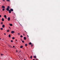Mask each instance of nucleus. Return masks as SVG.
<instances>
[{"mask_svg": "<svg viewBox=\"0 0 60 60\" xmlns=\"http://www.w3.org/2000/svg\"><path fill=\"white\" fill-rule=\"evenodd\" d=\"M4 34L5 35H6V34L4 33Z\"/></svg>", "mask_w": 60, "mask_h": 60, "instance_id": "nucleus-34", "label": "nucleus"}, {"mask_svg": "<svg viewBox=\"0 0 60 60\" xmlns=\"http://www.w3.org/2000/svg\"><path fill=\"white\" fill-rule=\"evenodd\" d=\"M1 24H3V22H1Z\"/></svg>", "mask_w": 60, "mask_h": 60, "instance_id": "nucleus-28", "label": "nucleus"}, {"mask_svg": "<svg viewBox=\"0 0 60 60\" xmlns=\"http://www.w3.org/2000/svg\"><path fill=\"white\" fill-rule=\"evenodd\" d=\"M5 26L4 25V24H3L2 25V27L4 28V27Z\"/></svg>", "mask_w": 60, "mask_h": 60, "instance_id": "nucleus-4", "label": "nucleus"}, {"mask_svg": "<svg viewBox=\"0 0 60 60\" xmlns=\"http://www.w3.org/2000/svg\"><path fill=\"white\" fill-rule=\"evenodd\" d=\"M2 21H4V18H3L2 19Z\"/></svg>", "mask_w": 60, "mask_h": 60, "instance_id": "nucleus-10", "label": "nucleus"}, {"mask_svg": "<svg viewBox=\"0 0 60 60\" xmlns=\"http://www.w3.org/2000/svg\"><path fill=\"white\" fill-rule=\"evenodd\" d=\"M29 44H30V45L32 44V43L31 42H30L29 43Z\"/></svg>", "mask_w": 60, "mask_h": 60, "instance_id": "nucleus-16", "label": "nucleus"}, {"mask_svg": "<svg viewBox=\"0 0 60 60\" xmlns=\"http://www.w3.org/2000/svg\"><path fill=\"white\" fill-rule=\"evenodd\" d=\"M24 40H26V37H24Z\"/></svg>", "mask_w": 60, "mask_h": 60, "instance_id": "nucleus-6", "label": "nucleus"}, {"mask_svg": "<svg viewBox=\"0 0 60 60\" xmlns=\"http://www.w3.org/2000/svg\"><path fill=\"white\" fill-rule=\"evenodd\" d=\"M32 56H30V59H32Z\"/></svg>", "mask_w": 60, "mask_h": 60, "instance_id": "nucleus-13", "label": "nucleus"}, {"mask_svg": "<svg viewBox=\"0 0 60 60\" xmlns=\"http://www.w3.org/2000/svg\"><path fill=\"white\" fill-rule=\"evenodd\" d=\"M15 39V38L14 37H12V39H13V40H14Z\"/></svg>", "mask_w": 60, "mask_h": 60, "instance_id": "nucleus-17", "label": "nucleus"}, {"mask_svg": "<svg viewBox=\"0 0 60 60\" xmlns=\"http://www.w3.org/2000/svg\"><path fill=\"white\" fill-rule=\"evenodd\" d=\"M9 28H10V29H11V28H10V27H9Z\"/></svg>", "mask_w": 60, "mask_h": 60, "instance_id": "nucleus-36", "label": "nucleus"}, {"mask_svg": "<svg viewBox=\"0 0 60 60\" xmlns=\"http://www.w3.org/2000/svg\"><path fill=\"white\" fill-rule=\"evenodd\" d=\"M0 29L1 30H3V29L2 28H0Z\"/></svg>", "mask_w": 60, "mask_h": 60, "instance_id": "nucleus-24", "label": "nucleus"}, {"mask_svg": "<svg viewBox=\"0 0 60 60\" xmlns=\"http://www.w3.org/2000/svg\"><path fill=\"white\" fill-rule=\"evenodd\" d=\"M34 57L35 58H36V56H34Z\"/></svg>", "mask_w": 60, "mask_h": 60, "instance_id": "nucleus-14", "label": "nucleus"}, {"mask_svg": "<svg viewBox=\"0 0 60 60\" xmlns=\"http://www.w3.org/2000/svg\"><path fill=\"white\" fill-rule=\"evenodd\" d=\"M5 19H7V17H5Z\"/></svg>", "mask_w": 60, "mask_h": 60, "instance_id": "nucleus-31", "label": "nucleus"}, {"mask_svg": "<svg viewBox=\"0 0 60 60\" xmlns=\"http://www.w3.org/2000/svg\"><path fill=\"white\" fill-rule=\"evenodd\" d=\"M16 40V41H17V40Z\"/></svg>", "mask_w": 60, "mask_h": 60, "instance_id": "nucleus-42", "label": "nucleus"}, {"mask_svg": "<svg viewBox=\"0 0 60 60\" xmlns=\"http://www.w3.org/2000/svg\"><path fill=\"white\" fill-rule=\"evenodd\" d=\"M15 47V46H13V48H14Z\"/></svg>", "mask_w": 60, "mask_h": 60, "instance_id": "nucleus-35", "label": "nucleus"}, {"mask_svg": "<svg viewBox=\"0 0 60 60\" xmlns=\"http://www.w3.org/2000/svg\"><path fill=\"white\" fill-rule=\"evenodd\" d=\"M3 55H4L3 54H1V56H3Z\"/></svg>", "mask_w": 60, "mask_h": 60, "instance_id": "nucleus-19", "label": "nucleus"}, {"mask_svg": "<svg viewBox=\"0 0 60 60\" xmlns=\"http://www.w3.org/2000/svg\"><path fill=\"white\" fill-rule=\"evenodd\" d=\"M4 17H5H5H7V16H6V15H4Z\"/></svg>", "mask_w": 60, "mask_h": 60, "instance_id": "nucleus-18", "label": "nucleus"}, {"mask_svg": "<svg viewBox=\"0 0 60 60\" xmlns=\"http://www.w3.org/2000/svg\"><path fill=\"white\" fill-rule=\"evenodd\" d=\"M25 31V32H26V31Z\"/></svg>", "mask_w": 60, "mask_h": 60, "instance_id": "nucleus-45", "label": "nucleus"}, {"mask_svg": "<svg viewBox=\"0 0 60 60\" xmlns=\"http://www.w3.org/2000/svg\"><path fill=\"white\" fill-rule=\"evenodd\" d=\"M9 12L10 13H11V10H9Z\"/></svg>", "mask_w": 60, "mask_h": 60, "instance_id": "nucleus-8", "label": "nucleus"}, {"mask_svg": "<svg viewBox=\"0 0 60 60\" xmlns=\"http://www.w3.org/2000/svg\"><path fill=\"white\" fill-rule=\"evenodd\" d=\"M9 37L10 38L11 37V35L9 34Z\"/></svg>", "mask_w": 60, "mask_h": 60, "instance_id": "nucleus-12", "label": "nucleus"}, {"mask_svg": "<svg viewBox=\"0 0 60 60\" xmlns=\"http://www.w3.org/2000/svg\"><path fill=\"white\" fill-rule=\"evenodd\" d=\"M33 60H34V59H33Z\"/></svg>", "mask_w": 60, "mask_h": 60, "instance_id": "nucleus-44", "label": "nucleus"}, {"mask_svg": "<svg viewBox=\"0 0 60 60\" xmlns=\"http://www.w3.org/2000/svg\"><path fill=\"white\" fill-rule=\"evenodd\" d=\"M25 46H27V44H26L25 45Z\"/></svg>", "mask_w": 60, "mask_h": 60, "instance_id": "nucleus-20", "label": "nucleus"}, {"mask_svg": "<svg viewBox=\"0 0 60 60\" xmlns=\"http://www.w3.org/2000/svg\"><path fill=\"white\" fill-rule=\"evenodd\" d=\"M21 51L20 50V51L19 52H21Z\"/></svg>", "mask_w": 60, "mask_h": 60, "instance_id": "nucleus-39", "label": "nucleus"}, {"mask_svg": "<svg viewBox=\"0 0 60 60\" xmlns=\"http://www.w3.org/2000/svg\"><path fill=\"white\" fill-rule=\"evenodd\" d=\"M10 24V26H13V25H12V24Z\"/></svg>", "mask_w": 60, "mask_h": 60, "instance_id": "nucleus-9", "label": "nucleus"}, {"mask_svg": "<svg viewBox=\"0 0 60 60\" xmlns=\"http://www.w3.org/2000/svg\"><path fill=\"white\" fill-rule=\"evenodd\" d=\"M24 60H26V59H24Z\"/></svg>", "mask_w": 60, "mask_h": 60, "instance_id": "nucleus-43", "label": "nucleus"}, {"mask_svg": "<svg viewBox=\"0 0 60 60\" xmlns=\"http://www.w3.org/2000/svg\"><path fill=\"white\" fill-rule=\"evenodd\" d=\"M31 45H31V46L32 47V46H33V45H32V44H31Z\"/></svg>", "mask_w": 60, "mask_h": 60, "instance_id": "nucleus-32", "label": "nucleus"}, {"mask_svg": "<svg viewBox=\"0 0 60 60\" xmlns=\"http://www.w3.org/2000/svg\"><path fill=\"white\" fill-rule=\"evenodd\" d=\"M8 46L9 47H10V48H12V47H11V46H10V45H8Z\"/></svg>", "mask_w": 60, "mask_h": 60, "instance_id": "nucleus-7", "label": "nucleus"}, {"mask_svg": "<svg viewBox=\"0 0 60 60\" xmlns=\"http://www.w3.org/2000/svg\"><path fill=\"white\" fill-rule=\"evenodd\" d=\"M9 30H7V32H9Z\"/></svg>", "mask_w": 60, "mask_h": 60, "instance_id": "nucleus-21", "label": "nucleus"}, {"mask_svg": "<svg viewBox=\"0 0 60 60\" xmlns=\"http://www.w3.org/2000/svg\"><path fill=\"white\" fill-rule=\"evenodd\" d=\"M6 0L8 1H10V0Z\"/></svg>", "mask_w": 60, "mask_h": 60, "instance_id": "nucleus-25", "label": "nucleus"}, {"mask_svg": "<svg viewBox=\"0 0 60 60\" xmlns=\"http://www.w3.org/2000/svg\"><path fill=\"white\" fill-rule=\"evenodd\" d=\"M22 42L23 43H24V41H23V40H22Z\"/></svg>", "mask_w": 60, "mask_h": 60, "instance_id": "nucleus-23", "label": "nucleus"}, {"mask_svg": "<svg viewBox=\"0 0 60 60\" xmlns=\"http://www.w3.org/2000/svg\"><path fill=\"white\" fill-rule=\"evenodd\" d=\"M10 9V7L9 6H8L7 8L6 9V10L7 11H9V9Z\"/></svg>", "mask_w": 60, "mask_h": 60, "instance_id": "nucleus-1", "label": "nucleus"}, {"mask_svg": "<svg viewBox=\"0 0 60 60\" xmlns=\"http://www.w3.org/2000/svg\"><path fill=\"white\" fill-rule=\"evenodd\" d=\"M15 33V32L14 31H11V34H13V33Z\"/></svg>", "mask_w": 60, "mask_h": 60, "instance_id": "nucleus-3", "label": "nucleus"}, {"mask_svg": "<svg viewBox=\"0 0 60 60\" xmlns=\"http://www.w3.org/2000/svg\"><path fill=\"white\" fill-rule=\"evenodd\" d=\"M23 48V46H22V45H21L20 47V48Z\"/></svg>", "mask_w": 60, "mask_h": 60, "instance_id": "nucleus-11", "label": "nucleus"}, {"mask_svg": "<svg viewBox=\"0 0 60 60\" xmlns=\"http://www.w3.org/2000/svg\"><path fill=\"white\" fill-rule=\"evenodd\" d=\"M11 11H13V9H10Z\"/></svg>", "mask_w": 60, "mask_h": 60, "instance_id": "nucleus-5", "label": "nucleus"}, {"mask_svg": "<svg viewBox=\"0 0 60 60\" xmlns=\"http://www.w3.org/2000/svg\"><path fill=\"white\" fill-rule=\"evenodd\" d=\"M21 41H22V39H21Z\"/></svg>", "mask_w": 60, "mask_h": 60, "instance_id": "nucleus-40", "label": "nucleus"}, {"mask_svg": "<svg viewBox=\"0 0 60 60\" xmlns=\"http://www.w3.org/2000/svg\"><path fill=\"white\" fill-rule=\"evenodd\" d=\"M27 37H29V36H28V35H27Z\"/></svg>", "mask_w": 60, "mask_h": 60, "instance_id": "nucleus-41", "label": "nucleus"}, {"mask_svg": "<svg viewBox=\"0 0 60 60\" xmlns=\"http://www.w3.org/2000/svg\"><path fill=\"white\" fill-rule=\"evenodd\" d=\"M5 0H3V1H5Z\"/></svg>", "mask_w": 60, "mask_h": 60, "instance_id": "nucleus-33", "label": "nucleus"}, {"mask_svg": "<svg viewBox=\"0 0 60 60\" xmlns=\"http://www.w3.org/2000/svg\"><path fill=\"white\" fill-rule=\"evenodd\" d=\"M20 34L19 33H18V35H20Z\"/></svg>", "mask_w": 60, "mask_h": 60, "instance_id": "nucleus-29", "label": "nucleus"}, {"mask_svg": "<svg viewBox=\"0 0 60 60\" xmlns=\"http://www.w3.org/2000/svg\"><path fill=\"white\" fill-rule=\"evenodd\" d=\"M4 10H5V9H2V11H4Z\"/></svg>", "mask_w": 60, "mask_h": 60, "instance_id": "nucleus-26", "label": "nucleus"}, {"mask_svg": "<svg viewBox=\"0 0 60 60\" xmlns=\"http://www.w3.org/2000/svg\"><path fill=\"white\" fill-rule=\"evenodd\" d=\"M23 35H25V34H23Z\"/></svg>", "mask_w": 60, "mask_h": 60, "instance_id": "nucleus-37", "label": "nucleus"}, {"mask_svg": "<svg viewBox=\"0 0 60 60\" xmlns=\"http://www.w3.org/2000/svg\"><path fill=\"white\" fill-rule=\"evenodd\" d=\"M1 17V15H0V17Z\"/></svg>", "mask_w": 60, "mask_h": 60, "instance_id": "nucleus-30", "label": "nucleus"}, {"mask_svg": "<svg viewBox=\"0 0 60 60\" xmlns=\"http://www.w3.org/2000/svg\"><path fill=\"white\" fill-rule=\"evenodd\" d=\"M20 37L22 38L23 37V36L22 35H21L20 36Z\"/></svg>", "mask_w": 60, "mask_h": 60, "instance_id": "nucleus-22", "label": "nucleus"}, {"mask_svg": "<svg viewBox=\"0 0 60 60\" xmlns=\"http://www.w3.org/2000/svg\"><path fill=\"white\" fill-rule=\"evenodd\" d=\"M36 60H37V59H36Z\"/></svg>", "mask_w": 60, "mask_h": 60, "instance_id": "nucleus-46", "label": "nucleus"}, {"mask_svg": "<svg viewBox=\"0 0 60 60\" xmlns=\"http://www.w3.org/2000/svg\"><path fill=\"white\" fill-rule=\"evenodd\" d=\"M2 8H5V7L4 6H2Z\"/></svg>", "mask_w": 60, "mask_h": 60, "instance_id": "nucleus-15", "label": "nucleus"}, {"mask_svg": "<svg viewBox=\"0 0 60 60\" xmlns=\"http://www.w3.org/2000/svg\"><path fill=\"white\" fill-rule=\"evenodd\" d=\"M16 51L17 52H18V51H17V50H16Z\"/></svg>", "mask_w": 60, "mask_h": 60, "instance_id": "nucleus-38", "label": "nucleus"}, {"mask_svg": "<svg viewBox=\"0 0 60 60\" xmlns=\"http://www.w3.org/2000/svg\"><path fill=\"white\" fill-rule=\"evenodd\" d=\"M11 41L12 42H13V41L12 40H11Z\"/></svg>", "mask_w": 60, "mask_h": 60, "instance_id": "nucleus-27", "label": "nucleus"}, {"mask_svg": "<svg viewBox=\"0 0 60 60\" xmlns=\"http://www.w3.org/2000/svg\"><path fill=\"white\" fill-rule=\"evenodd\" d=\"M8 21H9L10 20V17L8 18Z\"/></svg>", "mask_w": 60, "mask_h": 60, "instance_id": "nucleus-2", "label": "nucleus"}]
</instances>
